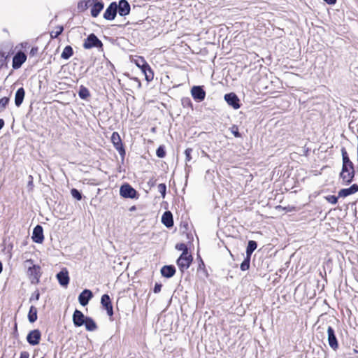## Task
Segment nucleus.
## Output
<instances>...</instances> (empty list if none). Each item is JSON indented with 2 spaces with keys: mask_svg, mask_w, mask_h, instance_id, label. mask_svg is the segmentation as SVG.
Segmentation results:
<instances>
[{
  "mask_svg": "<svg viewBox=\"0 0 358 358\" xmlns=\"http://www.w3.org/2000/svg\"><path fill=\"white\" fill-rule=\"evenodd\" d=\"M57 279L59 283L63 286L66 287L69 282V272L66 268H63L59 273L57 274Z\"/></svg>",
  "mask_w": 358,
  "mask_h": 358,
  "instance_id": "nucleus-15",
  "label": "nucleus"
},
{
  "mask_svg": "<svg viewBox=\"0 0 358 358\" xmlns=\"http://www.w3.org/2000/svg\"><path fill=\"white\" fill-rule=\"evenodd\" d=\"M161 288H162V285L160 284H155V287H154V292L155 293H158L161 291Z\"/></svg>",
  "mask_w": 358,
  "mask_h": 358,
  "instance_id": "nucleus-40",
  "label": "nucleus"
},
{
  "mask_svg": "<svg viewBox=\"0 0 358 358\" xmlns=\"http://www.w3.org/2000/svg\"><path fill=\"white\" fill-rule=\"evenodd\" d=\"M9 99L7 97H3L0 99V106L3 109L6 108V105L8 103Z\"/></svg>",
  "mask_w": 358,
  "mask_h": 358,
  "instance_id": "nucleus-38",
  "label": "nucleus"
},
{
  "mask_svg": "<svg viewBox=\"0 0 358 358\" xmlns=\"http://www.w3.org/2000/svg\"><path fill=\"white\" fill-rule=\"evenodd\" d=\"M2 271V264L0 262V273Z\"/></svg>",
  "mask_w": 358,
  "mask_h": 358,
  "instance_id": "nucleus-48",
  "label": "nucleus"
},
{
  "mask_svg": "<svg viewBox=\"0 0 358 358\" xmlns=\"http://www.w3.org/2000/svg\"><path fill=\"white\" fill-rule=\"evenodd\" d=\"M28 318L30 322H34L37 320V309L34 306H31L29 313Z\"/></svg>",
  "mask_w": 358,
  "mask_h": 358,
  "instance_id": "nucleus-28",
  "label": "nucleus"
},
{
  "mask_svg": "<svg viewBox=\"0 0 358 358\" xmlns=\"http://www.w3.org/2000/svg\"><path fill=\"white\" fill-rule=\"evenodd\" d=\"M4 126V121L3 119H0V130L3 128Z\"/></svg>",
  "mask_w": 358,
  "mask_h": 358,
  "instance_id": "nucleus-45",
  "label": "nucleus"
},
{
  "mask_svg": "<svg viewBox=\"0 0 358 358\" xmlns=\"http://www.w3.org/2000/svg\"><path fill=\"white\" fill-rule=\"evenodd\" d=\"M324 1L330 5H334L336 2V0H324Z\"/></svg>",
  "mask_w": 358,
  "mask_h": 358,
  "instance_id": "nucleus-43",
  "label": "nucleus"
},
{
  "mask_svg": "<svg viewBox=\"0 0 358 358\" xmlns=\"http://www.w3.org/2000/svg\"><path fill=\"white\" fill-rule=\"evenodd\" d=\"M24 266L27 268V273L31 278V281H38L41 275V267L34 264L31 259L25 261Z\"/></svg>",
  "mask_w": 358,
  "mask_h": 358,
  "instance_id": "nucleus-1",
  "label": "nucleus"
},
{
  "mask_svg": "<svg viewBox=\"0 0 358 358\" xmlns=\"http://www.w3.org/2000/svg\"><path fill=\"white\" fill-rule=\"evenodd\" d=\"M156 154H157V157H159L160 158H163L165 157L166 152H165L163 147L160 146L157 150Z\"/></svg>",
  "mask_w": 358,
  "mask_h": 358,
  "instance_id": "nucleus-34",
  "label": "nucleus"
},
{
  "mask_svg": "<svg viewBox=\"0 0 358 358\" xmlns=\"http://www.w3.org/2000/svg\"><path fill=\"white\" fill-rule=\"evenodd\" d=\"M117 6L118 13L121 16H125L130 12V6L126 0H120Z\"/></svg>",
  "mask_w": 358,
  "mask_h": 358,
  "instance_id": "nucleus-17",
  "label": "nucleus"
},
{
  "mask_svg": "<svg viewBox=\"0 0 358 358\" xmlns=\"http://www.w3.org/2000/svg\"><path fill=\"white\" fill-rule=\"evenodd\" d=\"M120 194L124 198L134 199L137 192L130 185L124 184L120 187Z\"/></svg>",
  "mask_w": 358,
  "mask_h": 358,
  "instance_id": "nucleus-6",
  "label": "nucleus"
},
{
  "mask_svg": "<svg viewBox=\"0 0 358 358\" xmlns=\"http://www.w3.org/2000/svg\"><path fill=\"white\" fill-rule=\"evenodd\" d=\"M78 95L82 99H87L90 97V93L88 89L83 85L80 87Z\"/></svg>",
  "mask_w": 358,
  "mask_h": 358,
  "instance_id": "nucleus-29",
  "label": "nucleus"
},
{
  "mask_svg": "<svg viewBox=\"0 0 358 358\" xmlns=\"http://www.w3.org/2000/svg\"><path fill=\"white\" fill-rule=\"evenodd\" d=\"M162 222L166 227H171L173 225L172 213L170 211H166L162 217Z\"/></svg>",
  "mask_w": 358,
  "mask_h": 358,
  "instance_id": "nucleus-21",
  "label": "nucleus"
},
{
  "mask_svg": "<svg viewBox=\"0 0 358 358\" xmlns=\"http://www.w3.org/2000/svg\"><path fill=\"white\" fill-rule=\"evenodd\" d=\"M41 334L39 330L34 329L31 331L27 336V340L30 345H36L39 343Z\"/></svg>",
  "mask_w": 358,
  "mask_h": 358,
  "instance_id": "nucleus-9",
  "label": "nucleus"
},
{
  "mask_svg": "<svg viewBox=\"0 0 358 358\" xmlns=\"http://www.w3.org/2000/svg\"><path fill=\"white\" fill-rule=\"evenodd\" d=\"M232 133L234 134V135L236 137H240V136H241V135H240V134H239V132H238L237 130H236V131H232Z\"/></svg>",
  "mask_w": 358,
  "mask_h": 358,
  "instance_id": "nucleus-44",
  "label": "nucleus"
},
{
  "mask_svg": "<svg viewBox=\"0 0 358 358\" xmlns=\"http://www.w3.org/2000/svg\"><path fill=\"white\" fill-rule=\"evenodd\" d=\"M92 292L90 289H84L78 296V301L83 306H86L92 298Z\"/></svg>",
  "mask_w": 358,
  "mask_h": 358,
  "instance_id": "nucleus-18",
  "label": "nucleus"
},
{
  "mask_svg": "<svg viewBox=\"0 0 358 358\" xmlns=\"http://www.w3.org/2000/svg\"><path fill=\"white\" fill-rule=\"evenodd\" d=\"M224 99L227 103L232 106L234 109H238L240 108L239 99L234 93L225 94Z\"/></svg>",
  "mask_w": 358,
  "mask_h": 358,
  "instance_id": "nucleus-13",
  "label": "nucleus"
},
{
  "mask_svg": "<svg viewBox=\"0 0 358 358\" xmlns=\"http://www.w3.org/2000/svg\"><path fill=\"white\" fill-rule=\"evenodd\" d=\"M135 63L136 66L140 68L144 73L145 79L148 81H150L153 79V72L149 64L145 61L143 58L140 57L135 61Z\"/></svg>",
  "mask_w": 358,
  "mask_h": 358,
  "instance_id": "nucleus-2",
  "label": "nucleus"
},
{
  "mask_svg": "<svg viewBox=\"0 0 358 358\" xmlns=\"http://www.w3.org/2000/svg\"><path fill=\"white\" fill-rule=\"evenodd\" d=\"M39 296H40L39 292H36V295H35L36 300H38L39 299Z\"/></svg>",
  "mask_w": 358,
  "mask_h": 358,
  "instance_id": "nucleus-46",
  "label": "nucleus"
},
{
  "mask_svg": "<svg viewBox=\"0 0 358 358\" xmlns=\"http://www.w3.org/2000/svg\"><path fill=\"white\" fill-rule=\"evenodd\" d=\"M111 141L114 145L116 150L119 152L120 155H124L125 151L122 147V141L120 135L117 132H113L111 136Z\"/></svg>",
  "mask_w": 358,
  "mask_h": 358,
  "instance_id": "nucleus-7",
  "label": "nucleus"
},
{
  "mask_svg": "<svg viewBox=\"0 0 358 358\" xmlns=\"http://www.w3.org/2000/svg\"><path fill=\"white\" fill-rule=\"evenodd\" d=\"M192 152V148H187L185 151V160L186 162H189L192 159L191 154Z\"/></svg>",
  "mask_w": 358,
  "mask_h": 358,
  "instance_id": "nucleus-35",
  "label": "nucleus"
},
{
  "mask_svg": "<svg viewBox=\"0 0 358 358\" xmlns=\"http://www.w3.org/2000/svg\"><path fill=\"white\" fill-rule=\"evenodd\" d=\"M87 317L78 310H76L73 315V322L76 327H81L84 324Z\"/></svg>",
  "mask_w": 358,
  "mask_h": 358,
  "instance_id": "nucleus-16",
  "label": "nucleus"
},
{
  "mask_svg": "<svg viewBox=\"0 0 358 358\" xmlns=\"http://www.w3.org/2000/svg\"><path fill=\"white\" fill-rule=\"evenodd\" d=\"M355 176L354 166H342V171L340 173V177L344 184L348 185L350 183Z\"/></svg>",
  "mask_w": 358,
  "mask_h": 358,
  "instance_id": "nucleus-3",
  "label": "nucleus"
},
{
  "mask_svg": "<svg viewBox=\"0 0 358 358\" xmlns=\"http://www.w3.org/2000/svg\"><path fill=\"white\" fill-rule=\"evenodd\" d=\"M192 262V257L189 252H182L177 261L180 270L183 272L187 270Z\"/></svg>",
  "mask_w": 358,
  "mask_h": 358,
  "instance_id": "nucleus-4",
  "label": "nucleus"
},
{
  "mask_svg": "<svg viewBox=\"0 0 358 358\" xmlns=\"http://www.w3.org/2000/svg\"><path fill=\"white\" fill-rule=\"evenodd\" d=\"M29 354L27 352L23 351L20 353V358H29Z\"/></svg>",
  "mask_w": 358,
  "mask_h": 358,
  "instance_id": "nucleus-41",
  "label": "nucleus"
},
{
  "mask_svg": "<svg viewBox=\"0 0 358 358\" xmlns=\"http://www.w3.org/2000/svg\"><path fill=\"white\" fill-rule=\"evenodd\" d=\"M158 189L162 193V196L164 197L166 194V185L164 184H159L158 185Z\"/></svg>",
  "mask_w": 358,
  "mask_h": 358,
  "instance_id": "nucleus-39",
  "label": "nucleus"
},
{
  "mask_svg": "<svg viewBox=\"0 0 358 358\" xmlns=\"http://www.w3.org/2000/svg\"><path fill=\"white\" fill-rule=\"evenodd\" d=\"M117 12V6L116 2H112L106 8L103 17L107 20H112L116 16Z\"/></svg>",
  "mask_w": 358,
  "mask_h": 358,
  "instance_id": "nucleus-8",
  "label": "nucleus"
},
{
  "mask_svg": "<svg viewBox=\"0 0 358 358\" xmlns=\"http://www.w3.org/2000/svg\"><path fill=\"white\" fill-rule=\"evenodd\" d=\"M191 94L197 101H202L206 97V92L201 86H194L191 90Z\"/></svg>",
  "mask_w": 358,
  "mask_h": 358,
  "instance_id": "nucleus-10",
  "label": "nucleus"
},
{
  "mask_svg": "<svg viewBox=\"0 0 358 358\" xmlns=\"http://www.w3.org/2000/svg\"><path fill=\"white\" fill-rule=\"evenodd\" d=\"M103 44L101 41L94 34H91L85 40L83 43V47L85 49H90L92 48H101Z\"/></svg>",
  "mask_w": 358,
  "mask_h": 358,
  "instance_id": "nucleus-5",
  "label": "nucleus"
},
{
  "mask_svg": "<svg viewBox=\"0 0 358 358\" xmlns=\"http://www.w3.org/2000/svg\"><path fill=\"white\" fill-rule=\"evenodd\" d=\"M73 51L70 45H67L63 50L61 57L64 59H69L73 55Z\"/></svg>",
  "mask_w": 358,
  "mask_h": 358,
  "instance_id": "nucleus-26",
  "label": "nucleus"
},
{
  "mask_svg": "<svg viewBox=\"0 0 358 358\" xmlns=\"http://www.w3.org/2000/svg\"><path fill=\"white\" fill-rule=\"evenodd\" d=\"M327 334H328V342L329 346L333 350H336L338 347V341L335 335L334 330L331 327H328L327 328Z\"/></svg>",
  "mask_w": 358,
  "mask_h": 358,
  "instance_id": "nucleus-12",
  "label": "nucleus"
},
{
  "mask_svg": "<svg viewBox=\"0 0 358 358\" xmlns=\"http://www.w3.org/2000/svg\"><path fill=\"white\" fill-rule=\"evenodd\" d=\"M62 31H63V27L58 26L50 32V37L52 38H55L58 37L62 34Z\"/></svg>",
  "mask_w": 358,
  "mask_h": 358,
  "instance_id": "nucleus-31",
  "label": "nucleus"
},
{
  "mask_svg": "<svg viewBox=\"0 0 358 358\" xmlns=\"http://www.w3.org/2000/svg\"><path fill=\"white\" fill-rule=\"evenodd\" d=\"M84 324L85 329L90 331H95L97 329L95 322L91 317H86Z\"/></svg>",
  "mask_w": 358,
  "mask_h": 358,
  "instance_id": "nucleus-25",
  "label": "nucleus"
},
{
  "mask_svg": "<svg viewBox=\"0 0 358 358\" xmlns=\"http://www.w3.org/2000/svg\"><path fill=\"white\" fill-rule=\"evenodd\" d=\"M341 152H342V157H343V166H353V164L349 159L348 153L345 148H342Z\"/></svg>",
  "mask_w": 358,
  "mask_h": 358,
  "instance_id": "nucleus-27",
  "label": "nucleus"
},
{
  "mask_svg": "<svg viewBox=\"0 0 358 358\" xmlns=\"http://www.w3.org/2000/svg\"><path fill=\"white\" fill-rule=\"evenodd\" d=\"M71 193L73 198L76 199L78 201L81 200L82 195L78 190H77L76 189H72L71 190Z\"/></svg>",
  "mask_w": 358,
  "mask_h": 358,
  "instance_id": "nucleus-33",
  "label": "nucleus"
},
{
  "mask_svg": "<svg viewBox=\"0 0 358 358\" xmlns=\"http://www.w3.org/2000/svg\"><path fill=\"white\" fill-rule=\"evenodd\" d=\"M25 95L24 90L22 87L19 88L15 96V103L16 106L19 107L23 102Z\"/></svg>",
  "mask_w": 358,
  "mask_h": 358,
  "instance_id": "nucleus-22",
  "label": "nucleus"
},
{
  "mask_svg": "<svg viewBox=\"0 0 358 358\" xmlns=\"http://www.w3.org/2000/svg\"><path fill=\"white\" fill-rule=\"evenodd\" d=\"M31 238L33 241L37 243H41L43 241V230L41 226L37 225L34 227Z\"/></svg>",
  "mask_w": 358,
  "mask_h": 358,
  "instance_id": "nucleus-11",
  "label": "nucleus"
},
{
  "mask_svg": "<svg viewBox=\"0 0 358 358\" xmlns=\"http://www.w3.org/2000/svg\"><path fill=\"white\" fill-rule=\"evenodd\" d=\"M27 56L24 53L20 52H17L13 59V69H19L22 64L26 61Z\"/></svg>",
  "mask_w": 358,
  "mask_h": 358,
  "instance_id": "nucleus-19",
  "label": "nucleus"
},
{
  "mask_svg": "<svg viewBox=\"0 0 358 358\" xmlns=\"http://www.w3.org/2000/svg\"><path fill=\"white\" fill-rule=\"evenodd\" d=\"M93 6L91 10V14L93 17H96L99 15V13L103 8V4L101 2H97L92 4Z\"/></svg>",
  "mask_w": 358,
  "mask_h": 358,
  "instance_id": "nucleus-24",
  "label": "nucleus"
},
{
  "mask_svg": "<svg viewBox=\"0 0 358 358\" xmlns=\"http://www.w3.org/2000/svg\"><path fill=\"white\" fill-rule=\"evenodd\" d=\"M257 244L254 241H250L246 250L247 257H250L253 251L257 248Z\"/></svg>",
  "mask_w": 358,
  "mask_h": 358,
  "instance_id": "nucleus-30",
  "label": "nucleus"
},
{
  "mask_svg": "<svg viewBox=\"0 0 358 358\" xmlns=\"http://www.w3.org/2000/svg\"><path fill=\"white\" fill-rule=\"evenodd\" d=\"M250 257H246L244 261L241 264V269L243 271H247L250 268Z\"/></svg>",
  "mask_w": 358,
  "mask_h": 358,
  "instance_id": "nucleus-32",
  "label": "nucleus"
},
{
  "mask_svg": "<svg viewBox=\"0 0 358 358\" xmlns=\"http://www.w3.org/2000/svg\"><path fill=\"white\" fill-rule=\"evenodd\" d=\"M101 303L106 310L107 314L109 316H112L113 315V306L111 304L110 296L108 294H103L101 296Z\"/></svg>",
  "mask_w": 358,
  "mask_h": 358,
  "instance_id": "nucleus-14",
  "label": "nucleus"
},
{
  "mask_svg": "<svg viewBox=\"0 0 358 358\" xmlns=\"http://www.w3.org/2000/svg\"><path fill=\"white\" fill-rule=\"evenodd\" d=\"M203 155L204 157H207V158H210V156L205 152H203Z\"/></svg>",
  "mask_w": 358,
  "mask_h": 358,
  "instance_id": "nucleus-47",
  "label": "nucleus"
},
{
  "mask_svg": "<svg viewBox=\"0 0 358 358\" xmlns=\"http://www.w3.org/2000/svg\"><path fill=\"white\" fill-rule=\"evenodd\" d=\"M94 3V0H87L85 3V6H91Z\"/></svg>",
  "mask_w": 358,
  "mask_h": 358,
  "instance_id": "nucleus-42",
  "label": "nucleus"
},
{
  "mask_svg": "<svg viewBox=\"0 0 358 358\" xmlns=\"http://www.w3.org/2000/svg\"><path fill=\"white\" fill-rule=\"evenodd\" d=\"M357 192H358V185L354 184L349 188L341 189L338 192V197H346L349 195L356 193Z\"/></svg>",
  "mask_w": 358,
  "mask_h": 358,
  "instance_id": "nucleus-20",
  "label": "nucleus"
},
{
  "mask_svg": "<svg viewBox=\"0 0 358 358\" xmlns=\"http://www.w3.org/2000/svg\"><path fill=\"white\" fill-rule=\"evenodd\" d=\"M176 248L182 251V252H188L187 245L184 243L177 244Z\"/></svg>",
  "mask_w": 358,
  "mask_h": 358,
  "instance_id": "nucleus-36",
  "label": "nucleus"
},
{
  "mask_svg": "<svg viewBox=\"0 0 358 358\" xmlns=\"http://www.w3.org/2000/svg\"><path fill=\"white\" fill-rule=\"evenodd\" d=\"M41 358H44V357H41Z\"/></svg>",
  "mask_w": 358,
  "mask_h": 358,
  "instance_id": "nucleus-49",
  "label": "nucleus"
},
{
  "mask_svg": "<svg viewBox=\"0 0 358 358\" xmlns=\"http://www.w3.org/2000/svg\"><path fill=\"white\" fill-rule=\"evenodd\" d=\"M326 199H327V201H328V202H329L332 204H336L338 201V198L334 195H329V196H327Z\"/></svg>",
  "mask_w": 358,
  "mask_h": 358,
  "instance_id": "nucleus-37",
  "label": "nucleus"
},
{
  "mask_svg": "<svg viewBox=\"0 0 358 358\" xmlns=\"http://www.w3.org/2000/svg\"><path fill=\"white\" fill-rule=\"evenodd\" d=\"M176 273V269L173 266H164L161 269V273L164 277L171 278Z\"/></svg>",
  "mask_w": 358,
  "mask_h": 358,
  "instance_id": "nucleus-23",
  "label": "nucleus"
}]
</instances>
